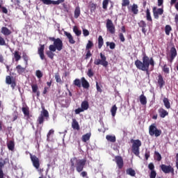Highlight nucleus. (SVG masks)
<instances>
[{
  "instance_id": "1",
  "label": "nucleus",
  "mask_w": 178,
  "mask_h": 178,
  "mask_svg": "<svg viewBox=\"0 0 178 178\" xmlns=\"http://www.w3.org/2000/svg\"><path fill=\"white\" fill-rule=\"evenodd\" d=\"M142 60L143 61L136 60L135 61V66L139 70L146 72V74L149 76V65L152 66V67H154V66H155V61L152 57L149 58V57H148L145 54H143Z\"/></svg>"
},
{
  "instance_id": "2",
  "label": "nucleus",
  "mask_w": 178,
  "mask_h": 178,
  "mask_svg": "<svg viewBox=\"0 0 178 178\" xmlns=\"http://www.w3.org/2000/svg\"><path fill=\"white\" fill-rule=\"evenodd\" d=\"M86 163H87V159H77V158L74 157L70 159V170L74 172V168H76V172L80 173L83 172L84 169V166H86Z\"/></svg>"
},
{
  "instance_id": "3",
  "label": "nucleus",
  "mask_w": 178,
  "mask_h": 178,
  "mask_svg": "<svg viewBox=\"0 0 178 178\" xmlns=\"http://www.w3.org/2000/svg\"><path fill=\"white\" fill-rule=\"evenodd\" d=\"M49 41H53L54 44H50L49 47V51L53 52H56V50L60 51L63 49V41L60 40V38H55L53 37L49 38Z\"/></svg>"
},
{
  "instance_id": "4",
  "label": "nucleus",
  "mask_w": 178,
  "mask_h": 178,
  "mask_svg": "<svg viewBox=\"0 0 178 178\" xmlns=\"http://www.w3.org/2000/svg\"><path fill=\"white\" fill-rule=\"evenodd\" d=\"M131 143H133L132 152L136 156H140V147H141V140H140V139L132 140Z\"/></svg>"
},
{
  "instance_id": "5",
  "label": "nucleus",
  "mask_w": 178,
  "mask_h": 178,
  "mask_svg": "<svg viewBox=\"0 0 178 178\" xmlns=\"http://www.w3.org/2000/svg\"><path fill=\"white\" fill-rule=\"evenodd\" d=\"M149 134L152 136H155V137H159V136L162 134V131L161 129H158L155 124H152L149 127Z\"/></svg>"
},
{
  "instance_id": "6",
  "label": "nucleus",
  "mask_w": 178,
  "mask_h": 178,
  "mask_svg": "<svg viewBox=\"0 0 178 178\" xmlns=\"http://www.w3.org/2000/svg\"><path fill=\"white\" fill-rule=\"evenodd\" d=\"M100 58L101 59L97 58L95 60L94 65L97 66L102 65V66H104V67H108V63L106 60V56H105L104 54L100 53Z\"/></svg>"
},
{
  "instance_id": "7",
  "label": "nucleus",
  "mask_w": 178,
  "mask_h": 178,
  "mask_svg": "<svg viewBox=\"0 0 178 178\" xmlns=\"http://www.w3.org/2000/svg\"><path fill=\"white\" fill-rule=\"evenodd\" d=\"M49 118V113H48V111H47L44 108H43L42 111L41 112V114L38 118L37 122L38 124H44V118Z\"/></svg>"
},
{
  "instance_id": "8",
  "label": "nucleus",
  "mask_w": 178,
  "mask_h": 178,
  "mask_svg": "<svg viewBox=\"0 0 178 178\" xmlns=\"http://www.w3.org/2000/svg\"><path fill=\"white\" fill-rule=\"evenodd\" d=\"M29 155L33 168H36V170H38V172H40V159L37 157V156L33 155L32 154H29Z\"/></svg>"
},
{
  "instance_id": "9",
  "label": "nucleus",
  "mask_w": 178,
  "mask_h": 178,
  "mask_svg": "<svg viewBox=\"0 0 178 178\" xmlns=\"http://www.w3.org/2000/svg\"><path fill=\"white\" fill-rule=\"evenodd\" d=\"M106 27L107 29V31H108L110 34H115L116 29L115 28V25L113 24L112 20L109 19H106Z\"/></svg>"
},
{
  "instance_id": "10",
  "label": "nucleus",
  "mask_w": 178,
  "mask_h": 178,
  "mask_svg": "<svg viewBox=\"0 0 178 178\" xmlns=\"http://www.w3.org/2000/svg\"><path fill=\"white\" fill-rule=\"evenodd\" d=\"M160 168L162 172H163V173H165V174L172 173V175H175V168H173V167H172V165H166L165 164H161L160 165Z\"/></svg>"
},
{
  "instance_id": "11",
  "label": "nucleus",
  "mask_w": 178,
  "mask_h": 178,
  "mask_svg": "<svg viewBox=\"0 0 178 178\" xmlns=\"http://www.w3.org/2000/svg\"><path fill=\"white\" fill-rule=\"evenodd\" d=\"M177 56V50L176 49V47L175 45H173L170 50V59L169 61L170 63L175 60V58Z\"/></svg>"
},
{
  "instance_id": "12",
  "label": "nucleus",
  "mask_w": 178,
  "mask_h": 178,
  "mask_svg": "<svg viewBox=\"0 0 178 178\" xmlns=\"http://www.w3.org/2000/svg\"><path fill=\"white\" fill-rule=\"evenodd\" d=\"M163 15V8H158L156 10V7L153 8V16L154 19H159V16H162Z\"/></svg>"
},
{
  "instance_id": "13",
  "label": "nucleus",
  "mask_w": 178,
  "mask_h": 178,
  "mask_svg": "<svg viewBox=\"0 0 178 178\" xmlns=\"http://www.w3.org/2000/svg\"><path fill=\"white\" fill-rule=\"evenodd\" d=\"M115 162L116 163L118 169H123V166H124V163L123 162V158H122L121 156H115Z\"/></svg>"
},
{
  "instance_id": "14",
  "label": "nucleus",
  "mask_w": 178,
  "mask_h": 178,
  "mask_svg": "<svg viewBox=\"0 0 178 178\" xmlns=\"http://www.w3.org/2000/svg\"><path fill=\"white\" fill-rule=\"evenodd\" d=\"M44 49H45L44 44H40V47L38 49V54L42 60L45 59V54H44Z\"/></svg>"
},
{
  "instance_id": "15",
  "label": "nucleus",
  "mask_w": 178,
  "mask_h": 178,
  "mask_svg": "<svg viewBox=\"0 0 178 178\" xmlns=\"http://www.w3.org/2000/svg\"><path fill=\"white\" fill-rule=\"evenodd\" d=\"M6 161L8 160L6 159L5 160L0 159V178H3V170H2V168L6 165Z\"/></svg>"
},
{
  "instance_id": "16",
  "label": "nucleus",
  "mask_w": 178,
  "mask_h": 178,
  "mask_svg": "<svg viewBox=\"0 0 178 178\" xmlns=\"http://www.w3.org/2000/svg\"><path fill=\"white\" fill-rule=\"evenodd\" d=\"M159 112V115L160 116V118H161L162 119L166 118V116H168L169 115V113L168 112V111L165 110L163 108H160L158 110Z\"/></svg>"
},
{
  "instance_id": "17",
  "label": "nucleus",
  "mask_w": 178,
  "mask_h": 178,
  "mask_svg": "<svg viewBox=\"0 0 178 178\" xmlns=\"http://www.w3.org/2000/svg\"><path fill=\"white\" fill-rule=\"evenodd\" d=\"M64 35L67 36L70 44H76V40L73 38V35H72L71 33L64 31Z\"/></svg>"
},
{
  "instance_id": "18",
  "label": "nucleus",
  "mask_w": 178,
  "mask_h": 178,
  "mask_svg": "<svg viewBox=\"0 0 178 178\" xmlns=\"http://www.w3.org/2000/svg\"><path fill=\"white\" fill-rule=\"evenodd\" d=\"M157 84L160 88H163V86H165V80H163V76L161 74L158 76Z\"/></svg>"
},
{
  "instance_id": "19",
  "label": "nucleus",
  "mask_w": 178,
  "mask_h": 178,
  "mask_svg": "<svg viewBox=\"0 0 178 178\" xmlns=\"http://www.w3.org/2000/svg\"><path fill=\"white\" fill-rule=\"evenodd\" d=\"M72 127L74 129V130H80V125L79 124V122H77L76 118L72 119Z\"/></svg>"
},
{
  "instance_id": "20",
  "label": "nucleus",
  "mask_w": 178,
  "mask_h": 178,
  "mask_svg": "<svg viewBox=\"0 0 178 178\" xmlns=\"http://www.w3.org/2000/svg\"><path fill=\"white\" fill-rule=\"evenodd\" d=\"M32 92L36 94L37 97H40V90H38V85L32 84L31 85Z\"/></svg>"
},
{
  "instance_id": "21",
  "label": "nucleus",
  "mask_w": 178,
  "mask_h": 178,
  "mask_svg": "<svg viewBox=\"0 0 178 178\" xmlns=\"http://www.w3.org/2000/svg\"><path fill=\"white\" fill-rule=\"evenodd\" d=\"M1 33L3 34V35H10L12 34V31L9 30L7 27L3 26L1 28Z\"/></svg>"
},
{
  "instance_id": "22",
  "label": "nucleus",
  "mask_w": 178,
  "mask_h": 178,
  "mask_svg": "<svg viewBox=\"0 0 178 178\" xmlns=\"http://www.w3.org/2000/svg\"><path fill=\"white\" fill-rule=\"evenodd\" d=\"M81 81L82 87L83 88H90V83H88V81L86 80V78L82 77L81 79Z\"/></svg>"
},
{
  "instance_id": "23",
  "label": "nucleus",
  "mask_w": 178,
  "mask_h": 178,
  "mask_svg": "<svg viewBox=\"0 0 178 178\" xmlns=\"http://www.w3.org/2000/svg\"><path fill=\"white\" fill-rule=\"evenodd\" d=\"M91 138V132L87 133L82 136L83 143H87Z\"/></svg>"
},
{
  "instance_id": "24",
  "label": "nucleus",
  "mask_w": 178,
  "mask_h": 178,
  "mask_svg": "<svg viewBox=\"0 0 178 178\" xmlns=\"http://www.w3.org/2000/svg\"><path fill=\"white\" fill-rule=\"evenodd\" d=\"M146 20L152 24V17H151V11H149V8H147L146 10Z\"/></svg>"
},
{
  "instance_id": "25",
  "label": "nucleus",
  "mask_w": 178,
  "mask_h": 178,
  "mask_svg": "<svg viewBox=\"0 0 178 178\" xmlns=\"http://www.w3.org/2000/svg\"><path fill=\"white\" fill-rule=\"evenodd\" d=\"M139 99L141 105H147V97L144 94L140 95Z\"/></svg>"
},
{
  "instance_id": "26",
  "label": "nucleus",
  "mask_w": 178,
  "mask_h": 178,
  "mask_svg": "<svg viewBox=\"0 0 178 178\" xmlns=\"http://www.w3.org/2000/svg\"><path fill=\"white\" fill-rule=\"evenodd\" d=\"M131 10L134 15L138 14V6L136 3H134L131 6Z\"/></svg>"
},
{
  "instance_id": "27",
  "label": "nucleus",
  "mask_w": 178,
  "mask_h": 178,
  "mask_svg": "<svg viewBox=\"0 0 178 178\" xmlns=\"http://www.w3.org/2000/svg\"><path fill=\"white\" fill-rule=\"evenodd\" d=\"M15 69L18 74H22V73H24V72L26 71V68L22 67V65H17Z\"/></svg>"
},
{
  "instance_id": "28",
  "label": "nucleus",
  "mask_w": 178,
  "mask_h": 178,
  "mask_svg": "<svg viewBox=\"0 0 178 178\" xmlns=\"http://www.w3.org/2000/svg\"><path fill=\"white\" fill-rule=\"evenodd\" d=\"M81 13V12L80 10V7H79V6L76 7L75 10H74V17L75 19H79V17H80Z\"/></svg>"
},
{
  "instance_id": "29",
  "label": "nucleus",
  "mask_w": 178,
  "mask_h": 178,
  "mask_svg": "<svg viewBox=\"0 0 178 178\" xmlns=\"http://www.w3.org/2000/svg\"><path fill=\"white\" fill-rule=\"evenodd\" d=\"M106 139L110 143H116V136H115L107 135Z\"/></svg>"
},
{
  "instance_id": "30",
  "label": "nucleus",
  "mask_w": 178,
  "mask_h": 178,
  "mask_svg": "<svg viewBox=\"0 0 178 178\" xmlns=\"http://www.w3.org/2000/svg\"><path fill=\"white\" fill-rule=\"evenodd\" d=\"M163 102L166 109H170V102H169V99L168 98L164 97L163 99Z\"/></svg>"
},
{
  "instance_id": "31",
  "label": "nucleus",
  "mask_w": 178,
  "mask_h": 178,
  "mask_svg": "<svg viewBox=\"0 0 178 178\" xmlns=\"http://www.w3.org/2000/svg\"><path fill=\"white\" fill-rule=\"evenodd\" d=\"M104 46V38L102 35H99L98 37V48L99 49H101L102 47Z\"/></svg>"
},
{
  "instance_id": "32",
  "label": "nucleus",
  "mask_w": 178,
  "mask_h": 178,
  "mask_svg": "<svg viewBox=\"0 0 178 178\" xmlns=\"http://www.w3.org/2000/svg\"><path fill=\"white\" fill-rule=\"evenodd\" d=\"M7 147L10 151H13L15 149V142L14 141H9L7 143Z\"/></svg>"
},
{
  "instance_id": "33",
  "label": "nucleus",
  "mask_w": 178,
  "mask_h": 178,
  "mask_svg": "<svg viewBox=\"0 0 178 178\" xmlns=\"http://www.w3.org/2000/svg\"><path fill=\"white\" fill-rule=\"evenodd\" d=\"M81 107L82 108V109H83V111H87V109H88V108L90 107V105L88 104V102L87 101L82 102L81 104Z\"/></svg>"
},
{
  "instance_id": "34",
  "label": "nucleus",
  "mask_w": 178,
  "mask_h": 178,
  "mask_svg": "<svg viewBox=\"0 0 178 178\" xmlns=\"http://www.w3.org/2000/svg\"><path fill=\"white\" fill-rule=\"evenodd\" d=\"M22 112L24 116H27V118H30V110H29V107H22Z\"/></svg>"
},
{
  "instance_id": "35",
  "label": "nucleus",
  "mask_w": 178,
  "mask_h": 178,
  "mask_svg": "<svg viewBox=\"0 0 178 178\" xmlns=\"http://www.w3.org/2000/svg\"><path fill=\"white\" fill-rule=\"evenodd\" d=\"M154 159H156V161H157L158 162H161V161H162V156L161 155V154H159V152H154Z\"/></svg>"
},
{
  "instance_id": "36",
  "label": "nucleus",
  "mask_w": 178,
  "mask_h": 178,
  "mask_svg": "<svg viewBox=\"0 0 178 178\" xmlns=\"http://www.w3.org/2000/svg\"><path fill=\"white\" fill-rule=\"evenodd\" d=\"M73 31L77 37H80V35H81V31H80L76 26H74Z\"/></svg>"
},
{
  "instance_id": "37",
  "label": "nucleus",
  "mask_w": 178,
  "mask_h": 178,
  "mask_svg": "<svg viewBox=\"0 0 178 178\" xmlns=\"http://www.w3.org/2000/svg\"><path fill=\"white\" fill-rule=\"evenodd\" d=\"M118 111V106H116V104H114L111 109V113L113 117L116 116V112Z\"/></svg>"
},
{
  "instance_id": "38",
  "label": "nucleus",
  "mask_w": 178,
  "mask_h": 178,
  "mask_svg": "<svg viewBox=\"0 0 178 178\" xmlns=\"http://www.w3.org/2000/svg\"><path fill=\"white\" fill-rule=\"evenodd\" d=\"M93 47H94V43L92 42V41L88 40L86 44V51H90V49H91V48H92Z\"/></svg>"
},
{
  "instance_id": "39",
  "label": "nucleus",
  "mask_w": 178,
  "mask_h": 178,
  "mask_svg": "<svg viewBox=\"0 0 178 178\" xmlns=\"http://www.w3.org/2000/svg\"><path fill=\"white\" fill-rule=\"evenodd\" d=\"M14 58L15 59V62H19V60H20V59H22V56H20V54H19V51H15L14 52Z\"/></svg>"
},
{
  "instance_id": "40",
  "label": "nucleus",
  "mask_w": 178,
  "mask_h": 178,
  "mask_svg": "<svg viewBox=\"0 0 178 178\" xmlns=\"http://www.w3.org/2000/svg\"><path fill=\"white\" fill-rule=\"evenodd\" d=\"M170 31H172V26H170V25H166L165 27V33L166 35H170Z\"/></svg>"
},
{
  "instance_id": "41",
  "label": "nucleus",
  "mask_w": 178,
  "mask_h": 178,
  "mask_svg": "<svg viewBox=\"0 0 178 178\" xmlns=\"http://www.w3.org/2000/svg\"><path fill=\"white\" fill-rule=\"evenodd\" d=\"M127 174L129 175V176L134 177L136 176V171L133 168H129L127 170Z\"/></svg>"
},
{
  "instance_id": "42",
  "label": "nucleus",
  "mask_w": 178,
  "mask_h": 178,
  "mask_svg": "<svg viewBox=\"0 0 178 178\" xmlns=\"http://www.w3.org/2000/svg\"><path fill=\"white\" fill-rule=\"evenodd\" d=\"M89 8L90 9V12H95V9H97V4L90 2L89 4Z\"/></svg>"
},
{
  "instance_id": "43",
  "label": "nucleus",
  "mask_w": 178,
  "mask_h": 178,
  "mask_svg": "<svg viewBox=\"0 0 178 178\" xmlns=\"http://www.w3.org/2000/svg\"><path fill=\"white\" fill-rule=\"evenodd\" d=\"M73 84L74 86H76V87H78L79 88H81V81H80V79H76L74 81H73Z\"/></svg>"
},
{
  "instance_id": "44",
  "label": "nucleus",
  "mask_w": 178,
  "mask_h": 178,
  "mask_svg": "<svg viewBox=\"0 0 178 178\" xmlns=\"http://www.w3.org/2000/svg\"><path fill=\"white\" fill-rule=\"evenodd\" d=\"M106 44L107 47H110V49H115V48H116V44L113 42H106Z\"/></svg>"
},
{
  "instance_id": "45",
  "label": "nucleus",
  "mask_w": 178,
  "mask_h": 178,
  "mask_svg": "<svg viewBox=\"0 0 178 178\" xmlns=\"http://www.w3.org/2000/svg\"><path fill=\"white\" fill-rule=\"evenodd\" d=\"M102 5H103L102 6L103 9L106 10V9H108V5H109V0H104Z\"/></svg>"
},
{
  "instance_id": "46",
  "label": "nucleus",
  "mask_w": 178,
  "mask_h": 178,
  "mask_svg": "<svg viewBox=\"0 0 178 178\" xmlns=\"http://www.w3.org/2000/svg\"><path fill=\"white\" fill-rule=\"evenodd\" d=\"M130 5V0H122V7L126 8V6H129Z\"/></svg>"
},
{
  "instance_id": "47",
  "label": "nucleus",
  "mask_w": 178,
  "mask_h": 178,
  "mask_svg": "<svg viewBox=\"0 0 178 178\" xmlns=\"http://www.w3.org/2000/svg\"><path fill=\"white\" fill-rule=\"evenodd\" d=\"M35 76L36 77H38V79H42V76H44V74H42V72H41V70H38L35 72Z\"/></svg>"
},
{
  "instance_id": "48",
  "label": "nucleus",
  "mask_w": 178,
  "mask_h": 178,
  "mask_svg": "<svg viewBox=\"0 0 178 178\" xmlns=\"http://www.w3.org/2000/svg\"><path fill=\"white\" fill-rule=\"evenodd\" d=\"M46 54L47 55V56L49 58H50V59H54V56H55V54H54V51H52L51 50L47 51Z\"/></svg>"
},
{
  "instance_id": "49",
  "label": "nucleus",
  "mask_w": 178,
  "mask_h": 178,
  "mask_svg": "<svg viewBox=\"0 0 178 178\" xmlns=\"http://www.w3.org/2000/svg\"><path fill=\"white\" fill-rule=\"evenodd\" d=\"M138 26L140 27L141 29L144 28V27H147V23H145V22L144 20H141L138 23Z\"/></svg>"
},
{
  "instance_id": "50",
  "label": "nucleus",
  "mask_w": 178,
  "mask_h": 178,
  "mask_svg": "<svg viewBox=\"0 0 178 178\" xmlns=\"http://www.w3.org/2000/svg\"><path fill=\"white\" fill-rule=\"evenodd\" d=\"M13 82V81H12V76H7L6 77V84L10 85V84H12Z\"/></svg>"
},
{
  "instance_id": "51",
  "label": "nucleus",
  "mask_w": 178,
  "mask_h": 178,
  "mask_svg": "<svg viewBox=\"0 0 178 178\" xmlns=\"http://www.w3.org/2000/svg\"><path fill=\"white\" fill-rule=\"evenodd\" d=\"M55 79H56V83L62 82V79H60V75H59V73H56L55 74Z\"/></svg>"
},
{
  "instance_id": "52",
  "label": "nucleus",
  "mask_w": 178,
  "mask_h": 178,
  "mask_svg": "<svg viewBox=\"0 0 178 178\" xmlns=\"http://www.w3.org/2000/svg\"><path fill=\"white\" fill-rule=\"evenodd\" d=\"M87 76H88V77H93L94 76V71H92V69L90 68L88 70L87 72Z\"/></svg>"
},
{
  "instance_id": "53",
  "label": "nucleus",
  "mask_w": 178,
  "mask_h": 178,
  "mask_svg": "<svg viewBox=\"0 0 178 178\" xmlns=\"http://www.w3.org/2000/svg\"><path fill=\"white\" fill-rule=\"evenodd\" d=\"M163 72H164V73H166L167 74H169V67H168V65H164L163 67Z\"/></svg>"
},
{
  "instance_id": "54",
  "label": "nucleus",
  "mask_w": 178,
  "mask_h": 178,
  "mask_svg": "<svg viewBox=\"0 0 178 178\" xmlns=\"http://www.w3.org/2000/svg\"><path fill=\"white\" fill-rule=\"evenodd\" d=\"M55 133V131L54 129H50L47 135V141L49 140V138L51 137V134H54Z\"/></svg>"
},
{
  "instance_id": "55",
  "label": "nucleus",
  "mask_w": 178,
  "mask_h": 178,
  "mask_svg": "<svg viewBox=\"0 0 178 178\" xmlns=\"http://www.w3.org/2000/svg\"><path fill=\"white\" fill-rule=\"evenodd\" d=\"M13 116V122H15V120H17V118H19V113L17 112H14Z\"/></svg>"
},
{
  "instance_id": "56",
  "label": "nucleus",
  "mask_w": 178,
  "mask_h": 178,
  "mask_svg": "<svg viewBox=\"0 0 178 178\" xmlns=\"http://www.w3.org/2000/svg\"><path fill=\"white\" fill-rule=\"evenodd\" d=\"M149 177L150 178H155V177H156V170L151 171L150 175H149Z\"/></svg>"
},
{
  "instance_id": "57",
  "label": "nucleus",
  "mask_w": 178,
  "mask_h": 178,
  "mask_svg": "<svg viewBox=\"0 0 178 178\" xmlns=\"http://www.w3.org/2000/svg\"><path fill=\"white\" fill-rule=\"evenodd\" d=\"M83 34L84 37H88V35H90V31H88V30H87L86 29H83Z\"/></svg>"
},
{
  "instance_id": "58",
  "label": "nucleus",
  "mask_w": 178,
  "mask_h": 178,
  "mask_svg": "<svg viewBox=\"0 0 178 178\" xmlns=\"http://www.w3.org/2000/svg\"><path fill=\"white\" fill-rule=\"evenodd\" d=\"M149 156H150V152L148 151L147 149H146L145 153V157L146 161H148V159L149 158Z\"/></svg>"
},
{
  "instance_id": "59",
  "label": "nucleus",
  "mask_w": 178,
  "mask_h": 178,
  "mask_svg": "<svg viewBox=\"0 0 178 178\" xmlns=\"http://www.w3.org/2000/svg\"><path fill=\"white\" fill-rule=\"evenodd\" d=\"M148 168L149 169V170L152 171V170H155V165H154V163H149L148 165Z\"/></svg>"
},
{
  "instance_id": "60",
  "label": "nucleus",
  "mask_w": 178,
  "mask_h": 178,
  "mask_svg": "<svg viewBox=\"0 0 178 178\" xmlns=\"http://www.w3.org/2000/svg\"><path fill=\"white\" fill-rule=\"evenodd\" d=\"M81 112H84V110L82 109V108H78L75 110L76 115H79V114L81 113Z\"/></svg>"
},
{
  "instance_id": "61",
  "label": "nucleus",
  "mask_w": 178,
  "mask_h": 178,
  "mask_svg": "<svg viewBox=\"0 0 178 178\" xmlns=\"http://www.w3.org/2000/svg\"><path fill=\"white\" fill-rule=\"evenodd\" d=\"M0 45H1V46L6 45L5 39H3V38H2V36H0Z\"/></svg>"
},
{
  "instance_id": "62",
  "label": "nucleus",
  "mask_w": 178,
  "mask_h": 178,
  "mask_svg": "<svg viewBox=\"0 0 178 178\" xmlns=\"http://www.w3.org/2000/svg\"><path fill=\"white\" fill-rule=\"evenodd\" d=\"M90 56H92V54H91V51L88 50L86 57H85V59H88L89 58H90Z\"/></svg>"
},
{
  "instance_id": "63",
  "label": "nucleus",
  "mask_w": 178,
  "mask_h": 178,
  "mask_svg": "<svg viewBox=\"0 0 178 178\" xmlns=\"http://www.w3.org/2000/svg\"><path fill=\"white\" fill-rule=\"evenodd\" d=\"M44 5H51V0H40Z\"/></svg>"
},
{
  "instance_id": "64",
  "label": "nucleus",
  "mask_w": 178,
  "mask_h": 178,
  "mask_svg": "<svg viewBox=\"0 0 178 178\" xmlns=\"http://www.w3.org/2000/svg\"><path fill=\"white\" fill-rule=\"evenodd\" d=\"M119 38L122 42H124V41L126 40V39H124V35H123V33H120Z\"/></svg>"
}]
</instances>
